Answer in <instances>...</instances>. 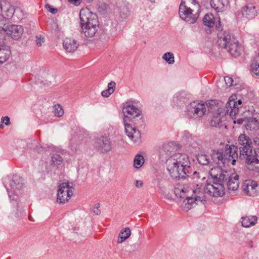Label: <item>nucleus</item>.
<instances>
[{
    "mask_svg": "<svg viewBox=\"0 0 259 259\" xmlns=\"http://www.w3.org/2000/svg\"><path fill=\"white\" fill-rule=\"evenodd\" d=\"M174 148L170 144H165L160 151L161 158L165 159L166 169L174 179H185L191 177L199 179L200 175L193 170L188 156L186 154L174 153Z\"/></svg>",
    "mask_w": 259,
    "mask_h": 259,
    "instance_id": "f257e3e1",
    "label": "nucleus"
},
{
    "mask_svg": "<svg viewBox=\"0 0 259 259\" xmlns=\"http://www.w3.org/2000/svg\"><path fill=\"white\" fill-rule=\"evenodd\" d=\"M206 106L208 110L212 114L210 124L211 126L220 128L224 125L227 128V125L223 123L225 119L224 115L227 114L225 110L220 107L215 100H211L208 104L205 105L198 101H194L187 105L186 114L189 118L198 119L203 116L206 111Z\"/></svg>",
    "mask_w": 259,
    "mask_h": 259,
    "instance_id": "f03ea898",
    "label": "nucleus"
},
{
    "mask_svg": "<svg viewBox=\"0 0 259 259\" xmlns=\"http://www.w3.org/2000/svg\"><path fill=\"white\" fill-rule=\"evenodd\" d=\"M199 179L201 182H197L192 195L196 203L206 201L209 197H222L225 194V188L221 183H209L204 177L201 176Z\"/></svg>",
    "mask_w": 259,
    "mask_h": 259,
    "instance_id": "7ed1b4c3",
    "label": "nucleus"
},
{
    "mask_svg": "<svg viewBox=\"0 0 259 259\" xmlns=\"http://www.w3.org/2000/svg\"><path fill=\"white\" fill-rule=\"evenodd\" d=\"M238 144L239 157L245 160L248 169L259 171V155L255 150H253L250 138L245 134H241L238 137Z\"/></svg>",
    "mask_w": 259,
    "mask_h": 259,
    "instance_id": "20e7f679",
    "label": "nucleus"
},
{
    "mask_svg": "<svg viewBox=\"0 0 259 259\" xmlns=\"http://www.w3.org/2000/svg\"><path fill=\"white\" fill-rule=\"evenodd\" d=\"M79 17L81 33L87 37H92L98 30L99 23L97 16L88 8L81 9Z\"/></svg>",
    "mask_w": 259,
    "mask_h": 259,
    "instance_id": "39448f33",
    "label": "nucleus"
},
{
    "mask_svg": "<svg viewBox=\"0 0 259 259\" xmlns=\"http://www.w3.org/2000/svg\"><path fill=\"white\" fill-rule=\"evenodd\" d=\"M123 113L125 116L123 119V123L125 128V131L126 135L134 143H139L141 139L140 132L135 127H133L131 124L127 122V118H135L141 115V110L135 106L126 104L122 109Z\"/></svg>",
    "mask_w": 259,
    "mask_h": 259,
    "instance_id": "423d86ee",
    "label": "nucleus"
},
{
    "mask_svg": "<svg viewBox=\"0 0 259 259\" xmlns=\"http://www.w3.org/2000/svg\"><path fill=\"white\" fill-rule=\"evenodd\" d=\"M217 44L221 48L225 49L232 56L237 57L242 52V46L238 40L230 33L221 31L218 33Z\"/></svg>",
    "mask_w": 259,
    "mask_h": 259,
    "instance_id": "0eeeda50",
    "label": "nucleus"
},
{
    "mask_svg": "<svg viewBox=\"0 0 259 259\" xmlns=\"http://www.w3.org/2000/svg\"><path fill=\"white\" fill-rule=\"evenodd\" d=\"M200 8L195 0H182L179 11L180 17L188 23L194 24L199 17Z\"/></svg>",
    "mask_w": 259,
    "mask_h": 259,
    "instance_id": "6e6552de",
    "label": "nucleus"
},
{
    "mask_svg": "<svg viewBox=\"0 0 259 259\" xmlns=\"http://www.w3.org/2000/svg\"><path fill=\"white\" fill-rule=\"evenodd\" d=\"M5 186L11 201L17 202L18 195L21 194L20 190L23 186L22 178L17 175L13 176L11 179L5 181Z\"/></svg>",
    "mask_w": 259,
    "mask_h": 259,
    "instance_id": "1a4fd4ad",
    "label": "nucleus"
},
{
    "mask_svg": "<svg viewBox=\"0 0 259 259\" xmlns=\"http://www.w3.org/2000/svg\"><path fill=\"white\" fill-rule=\"evenodd\" d=\"M73 188L68 182L61 183L58 186L57 201L64 204L68 202L73 195Z\"/></svg>",
    "mask_w": 259,
    "mask_h": 259,
    "instance_id": "9d476101",
    "label": "nucleus"
},
{
    "mask_svg": "<svg viewBox=\"0 0 259 259\" xmlns=\"http://www.w3.org/2000/svg\"><path fill=\"white\" fill-rule=\"evenodd\" d=\"M95 148L102 153H107L112 149L111 139L109 136L101 135L95 138L94 144Z\"/></svg>",
    "mask_w": 259,
    "mask_h": 259,
    "instance_id": "9b49d317",
    "label": "nucleus"
},
{
    "mask_svg": "<svg viewBox=\"0 0 259 259\" xmlns=\"http://www.w3.org/2000/svg\"><path fill=\"white\" fill-rule=\"evenodd\" d=\"M242 190L246 195L254 197L259 194V187L257 182L252 180H246L242 184Z\"/></svg>",
    "mask_w": 259,
    "mask_h": 259,
    "instance_id": "f8f14e48",
    "label": "nucleus"
},
{
    "mask_svg": "<svg viewBox=\"0 0 259 259\" xmlns=\"http://www.w3.org/2000/svg\"><path fill=\"white\" fill-rule=\"evenodd\" d=\"M224 154L227 163L231 162L234 165L238 157V147L234 145H227L225 146Z\"/></svg>",
    "mask_w": 259,
    "mask_h": 259,
    "instance_id": "ddd939ff",
    "label": "nucleus"
},
{
    "mask_svg": "<svg viewBox=\"0 0 259 259\" xmlns=\"http://www.w3.org/2000/svg\"><path fill=\"white\" fill-rule=\"evenodd\" d=\"M2 30H4L7 34L15 39L19 38L23 32L22 26L18 25H9L6 27H4V29H2Z\"/></svg>",
    "mask_w": 259,
    "mask_h": 259,
    "instance_id": "4468645a",
    "label": "nucleus"
},
{
    "mask_svg": "<svg viewBox=\"0 0 259 259\" xmlns=\"http://www.w3.org/2000/svg\"><path fill=\"white\" fill-rule=\"evenodd\" d=\"M241 103L242 101L241 100H238L237 102L233 100H230L227 103L225 107L227 115L234 118L238 112V105H241Z\"/></svg>",
    "mask_w": 259,
    "mask_h": 259,
    "instance_id": "2eb2a0df",
    "label": "nucleus"
},
{
    "mask_svg": "<svg viewBox=\"0 0 259 259\" xmlns=\"http://www.w3.org/2000/svg\"><path fill=\"white\" fill-rule=\"evenodd\" d=\"M258 9L252 4H249L242 8V15L247 19H252L258 15Z\"/></svg>",
    "mask_w": 259,
    "mask_h": 259,
    "instance_id": "dca6fc26",
    "label": "nucleus"
},
{
    "mask_svg": "<svg viewBox=\"0 0 259 259\" xmlns=\"http://www.w3.org/2000/svg\"><path fill=\"white\" fill-rule=\"evenodd\" d=\"M228 180L227 183V186L228 191L233 192L238 190L239 186V176L236 173L229 175Z\"/></svg>",
    "mask_w": 259,
    "mask_h": 259,
    "instance_id": "f3484780",
    "label": "nucleus"
},
{
    "mask_svg": "<svg viewBox=\"0 0 259 259\" xmlns=\"http://www.w3.org/2000/svg\"><path fill=\"white\" fill-rule=\"evenodd\" d=\"M211 155L212 160L219 164L227 163L226 157L223 150H214Z\"/></svg>",
    "mask_w": 259,
    "mask_h": 259,
    "instance_id": "a211bd4d",
    "label": "nucleus"
},
{
    "mask_svg": "<svg viewBox=\"0 0 259 259\" xmlns=\"http://www.w3.org/2000/svg\"><path fill=\"white\" fill-rule=\"evenodd\" d=\"M246 128L250 131L259 130V113H254L252 116L248 119Z\"/></svg>",
    "mask_w": 259,
    "mask_h": 259,
    "instance_id": "6ab92c4d",
    "label": "nucleus"
},
{
    "mask_svg": "<svg viewBox=\"0 0 259 259\" xmlns=\"http://www.w3.org/2000/svg\"><path fill=\"white\" fill-rule=\"evenodd\" d=\"M78 46L76 40L74 38L67 37L64 40L63 47L65 50L69 53L73 52L76 50Z\"/></svg>",
    "mask_w": 259,
    "mask_h": 259,
    "instance_id": "aec40b11",
    "label": "nucleus"
},
{
    "mask_svg": "<svg viewBox=\"0 0 259 259\" xmlns=\"http://www.w3.org/2000/svg\"><path fill=\"white\" fill-rule=\"evenodd\" d=\"M258 218L254 215L242 217L241 219L242 226L245 228H249L254 226L257 222Z\"/></svg>",
    "mask_w": 259,
    "mask_h": 259,
    "instance_id": "412c9836",
    "label": "nucleus"
},
{
    "mask_svg": "<svg viewBox=\"0 0 259 259\" xmlns=\"http://www.w3.org/2000/svg\"><path fill=\"white\" fill-rule=\"evenodd\" d=\"M11 55L9 47L3 44H0V63L5 62Z\"/></svg>",
    "mask_w": 259,
    "mask_h": 259,
    "instance_id": "4be33fe9",
    "label": "nucleus"
},
{
    "mask_svg": "<svg viewBox=\"0 0 259 259\" xmlns=\"http://www.w3.org/2000/svg\"><path fill=\"white\" fill-rule=\"evenodd\" d=\"M210 6L217 12L223 11L226 6L228 5L227 0H211Z\"/></svg>",
    "mask_w": 259,
    "mask_h": 259,
    "instance_id": "5701e85b",
    "label": "nucleus"
},
{
    "mask_svg": "<svg viewBox=\"0 0 259 259\" xmlns=\"http://www.w3.org/2000/svg\"><path fill=\"white\" fill-rule=\"evenodd\" d=\"M131 231L129 228H125L120 232L117 242L118 243H122L125 241L131 236Z\"/></svg>",
    "mask_w": 259,
    "mask_h": 259,
    "instance_id": "b1692460",
    "label": "nucleus"
},
{
    "mask_svg": "<svg viewBox=\"0 0 259 259\" xmlns=\"http://www.w3.org/2000/svg\"><path fill=\"white\" fill-rule=\"evenodd\" d=\"M196 204L197 203H196L194 198L192 196H187L186 199L183 202L182 207L184 210L187 211L194 207Z\"/></svg>",
    "mask_w": 259,
    "mask_h": 259,
    "instance_id": "393cba45",
    "label": "nucleus"
},
{
    "mask_svg": "<svg viewBox=\"0 0 259 259\" xmlns=\"http://www.w3.org/2000/svg\"><path fill=\"white\" fill-rule=\"evenodd\" d=\"M17 15L19 16V18H22L23 15L22 11L20 9H15L13 6L9 5L6 11L7 17L9 18Z\"/></svg>",
    "mask_w": 259,
    "mask_h": 259,
    "instance_id": "a878e982",
    "label": "nucleus"
},
{
    "mask_svg": "<svg viewBox=\"0 0 259 259\" xmlns=\"http://www.w3.org/2000/svg\"><path fill=\"white\" fill-rule=\"evenodd\" d=\"M205 25L209 27H212L214 25V19L211 14H206L203 19Z\"/></svg>",
    "mask_w": 259,
    "mask_h": 259,
    "instance_id": "bb28decb",
    "label": "nucleus"
},
{
    "mask_svg": "<svg viewBox=\"0 0 259 259\" xmlns=\"http://www.w3.org/2000/svg\"><path fill=\"white\" fill-rule=\"evenodd\" d=\"M221 174H220L218 175V176L217 177V178H214V180H215L216 182H214V183H221V184H222L223 185V186L224 187V184L223 183V181L225 180H227L228 176H229V174L228 173L227 171L223 170V169H222V172H221Z\"/></svg>",
    "mask_w": 259,
    "mask_h": 259,
    "instance_id": "cd10ccee",
    "label": "nucleus"
},
{
    "mask_svg": "<svg viewBox=\"0 0 259 259\" xmlns=\"http://www.w3.org/2000/svg\"><path fill=\"white\" fill-rule=\"evenodd\" d=\"M144 161L145 159L143 156L138 154L135 156L134 160V166L136 168H139L143 165Z\"/></svg>",
    "mask_w": 259,
    "mask_h": 259,
    "instance_id": "c85d7f7f",
    "label": "nucleus"
},
{
    "mask_svg": "<svg viewBox=\"0 0 259 259\" xmlns=\"http://www.w3.org/2000/svg\"><path fill=\"white\" fill-rule=\"evenodd\" d=\"M119 16L123 19H126L130 15V11L127 6L122 5L119 8Z\"/></svg>",
    "mask_w": 259,
    "mask_h": 259,
    "instance_id": "c756f323",
    "label": "nucleus"
},
{
    "mask_svg": "<svg viewBox=\"0 0 259 259\" xmlns=\"http://www.w3.org/2000/svg\"><path fill=\"white\" fill-rule=\"evenodd\" d=\"M187 193L186 189L183 186H178L175 188V193L177 197L184 198Z\"/></svg>",
    "mask_w": 259,
    "mask_h": 259,
    "instance_id": "7c9ffc66",
    "label": "nucleus"
},
{
    "mask_svg": "<svg viewBox=\"0 0 259 259\" xmlns=\"http://www.w3.org/2000/svg\"><path fill=\"white\" fill-rule=\"evenodd\" d=\"M162 58L169 64H172L175 63L174 55L171 52H167L164 54Z\"/></svg>",
    "mask_w": 259,
    "mask_h": 259,
    "instance_id": "2f4dec72",
    "label": "nucleus"
},
{
    "mask_svg": "<svg viewBox=\"0 0 259 259\" xmlns=\"http://www.w3.org/2000/svg\"><path fill=\"white\" fill-rule=\"evenodd\" d=\"M198 162L202 165H207L209 163V158L205 154H199L197 157Z\"/></svg>",
    "mask_w": 259,
    "mask_h": 259,
    "instance_id": "473e14b6",
    "label": "nucleus"
},
{
    "mask_svg": "<svg viewBox=\"0 0 259 259\" xmlns=\"http://www.w3.org/2000/svg\"><path fill=\"white\" fill-rule=\"evenodd\" d=\"M63 161L62 157L59 154H55L52 156V164L58 165H60Z\"/></svg>",
    "mask_w": 259,
    "mask_h": 259,
    "instance_id": "72a5a7b5",
    "label": "nucleus"
},
{
    "mask_svg": "<svg viewBox=\"0 0 259 259\" xmlns=\"http://www.w3.org/2000/svg\"><path fill=\"white\" fill-rule=\"evenodd\" d=\"M54 115L56 117H61L64 114V110L60 105H55L54 106Z\"/></svg>",
    "mask_w": 259,
    "mask_h": 259,
    "instance_id": "f704fd0d",
    "label": "nucleus"
},
{
    "mask_svg": "<svg viewBox=\"0 0 259 259\" xmlns=\"http://www.w3.org/2000/svg\"><path fill=\"white\" fill-rule=\"evenodd\" d=\"M222 168L219 167H214L212 168L209 171V174L211 177L214 179V178H217L218 175L222 172Z\"/></svg>",
    "mask_w": 259,
    "mask_h": 259,
    "instance_id": "c9c22d12",
    "label": "nucleus"
},
{
    "mask_svg": "<svg viewBox=\"0 0 259 259\" xmlns=\"http://www.w3.org/2000/svg\"><path fill=\"white\" fill-rule=\"evenodd\" d=\"M251 70L253 73L259 75V60L257 58L251 65Z\"/></svg>",
    "mask_w": 259,
    "mask_h": 259,
    "instance_id": "e433bc0d",
    "label": "nucleus"
},
{
    "mask_svg": "<svg viewBox=\"0 0 259 259\" xmlns=\"http://www.w3.org/2000/svg\"><path fill=\"white\" fill-rule=\"evenodd\" d=\"M224 80L226 84L228 87H231L236 84V83L235 82L234 80L232 77L226 76L224 77Z\"/></svg>",
    "mask_w": 259,
    "mask_h": 259,
    "instance_id": "4c0bfd02",
    "label": "nucleus"
},
{
    "mask_svg": "<svg viewBox=\"0 0 259 259\" xmlns=\"http://www.w3.org/2000/svg\"><path fill=\"white\" fill-rule=\"evenodd\" d=\"M45 8L48 11L50 12L53 14H56L58 12V9L54 8L49 4L45 5Z\"/></svg>",
    "mask_w": 259,
    "mask_h": 259,
    "instance_id": "58836bf2",
    "label": "nucleus"
},
{
    "mask_svg": "<svg viewBox=\"0 0 259 259\" xmlns=\"http://www.w3.org/2000/svg\"><path fill=\"white\" fill-rule=\"evenodd\" d=\"M115 85L116 83L114 81L110 82L108 84V89L110 91V92L113 93L115 88Z\"/></svg>",
    "mask_w": 259,
    "mask_h": 259,
    "instance_id": "ea45409f",
    "label": "nucleus"
},
{
    "mask_svg": "<svg viewBox=\"0 0 259 259\" xmlns=\"http://www.w3.org/2000/svg\"><path fill=\"white\" fill-rule=\"evenodd\" d=\"M99 204H97L93 208V211L96 215H99L101 213V211L99 209Z\"/></svg>",
    "mask_w": 259,
    "mask_h": 259,
    "instance_id": "a19ab883",
    "label": "nucleus"
},
{
    "mask_svg": "<svg viewBox=\"0 0 259 259\" xmlns=\"http://www.w3.org/2000/svg\"><path fill=\"white\" fill-rule=\"evenodd\" d=\"M113 93L110 92L108 89L102 92V96L104 97H108Z\"/></svg>",
    "mask_w": 259,
    "mask_h": 259,
    "instance_id": "79ce46f5",
    "label": "nucleus"
},
{
    "mask_svg": "<svg viewBox=\"0 0 259 259\" xmlns=\"http://www.w3.org/2000/svg\"><path fill=\"white\" fill-rule=\"evenodd\" d=\"M36 38H37L36 45L38 46H39V47L41 46V42H44V37H42L41 36H39V37L38 36H37Z\"/></svg>",
    "mask_w": 259,
    "mask_h": 259,
    "instance_id": "37998d69",
    "label": "nucleus"
},
{
    "mask_svg": "<svg viewBox=\"0 0 259 259\" xmlns=\"http://www.w3.org/2000/svg\"><path fill=\"white\" fill-rule=\"evenodd\" d=\"M3 123L5 122V124L8 125L10 124V118L8 116H5L3 117L2 119Z\"/></svg>",
    "mask_w": 259,
    "mask_h": 259,
    "instance_id": "c03bdc74",
    "label": "nucleus"
},
{
    "mask_svg": "<svg viewBox=\"0 0 259 259\" xmlns=\"http://www.w3.org/2000/svg\"><path fill=\"white\" fill-rule=\"evenodd\" d=\"M69 2L75 6H78L80 5L81 0H69Z\"/></svg>",
    "mask_w": 259,
    "mask_h": 259,
    "instance_id": "a18cd8bd",
    "label": "nucleus"
},
{
    "mask_svg": "<svg viewBox=\"0 0 259 259\" xmlns=\"http://www.w3.org/2000/svg\"><path fill=\"white\" fill-rule=\"evenodd\" d=\"M135 185L138 188L142 187L143 185V183L141 181L137 180L135 183Z\"/></svg>",
    "mask_w": 259,
    "mask_h": 259,
    "instance_id": "49530a36",
    "label": "nucleus"
},
{
    "mask_svg": "<svg viewBox=\"0 0 259 259\" xmlns=\"http://www.w3.org/2000/svg\"><path fill=\"white\" fill-rule=\"evenodd\" d=\"M253 242L252 241H249V242L248 243V246L249 247L252 248L253 247Z\"/></svg>",
    "mask_w": 259,
    "mask_h": 259,
    "instance_id": "de8ad7c7",
    "label": "nucleus"
},
{
    "mask_svg": "<svg viewBox=\"0 0 259 259\" xmlns=\"http://www.w3.org/2000/svg\"><path fill=\"white\" fill-rule=\"evenodd\" d=\"M188 136H189V134H188V133H186V134H185V136H186V137H188Z\"/></svg>",
    "mask_w": 259,
    "mask_h": 259,
    "instance_id": "09e8293b",
    "label": "nucleus"
},
{
    "mask_svg": "<svg viewBox=\"0 0 259 259\" xmlns=\"http://www.w3.org/2000/svg\"><path fill=\"white\" fill-rule=\"evenodd\" d=\"M4 126L2 124H0V128H3Z\"/></svg>",
    "mask_w": 259,
    "mask_h": 259,
    "instance_id": "8fccbe9b",
    "label": "nucleus"
},
{
    "mask_svg": "<svg viewBox=\"0 0 259 259\" xmlns=\"http://www.w3.org/2000/svg\"><path fill=\"white\" fill-rule=\"evenodd\" d=\"M93 0H87V1L88 2V3H91L93 1Z\"/></svg>",
    "mask_w": 259,
    "mask_h": 259,
    "instance_id": "3c124183",
    "label": "nucleus"
},
{
    "mask_svg": "<svg viewBox=\"0 0 259 259\" xmlns=\"http://www.w3.org/2000/svg\"><path fill=\"white\" fill-rule=\"evenodd\" d=\"M152 3H154L155 0H149Z\"/></svg>",
    "mask_w": 259,
    "mask_h": 259,
    "instance_id": "603ef678",
    "label": "nucleus"
},
{
    "mask_svg": "<svg viewBox=\"0 0 259 259\" xmlns=\"http://www.w3.org/2000/svg\"><path fill=\"white\" fill-rule=\"evenodd\" d=\"M103 37H105V35L104 34L101 36V38H102Z\"/></svg>",
    "mask_w": 259,
    "mask_h": 259,
    "instance_id": "864d4df0",
    "label": "nucleus"
},
{
    "mask_svg": "<svg viewBox=\"0 0 259 259\" xmlns=\"http://www.w3.org/2000/svg\"><path fill=\"white\" fill-rule=\"evenodd\" d=\"M31 217H29V220H31Z\"/></svg>",
    "mask_w": 259,
    "mask_h": 259,
    "instance_id": "5fc2aeb1",
    "label": "nucleus"
},
{
    "mask_svg": "<svg viewBox=\"0 0 259 259\" xmlns=\"http://www.w3.org/2000/svg\"><path fill=\"white\" fill-rule=\"evenodd\" d=\"M31 217H29V220H31Z\"/></svg>",
    "mask_w": 259,
    "mask_h": 259,
    "instance_id": "6e6d98bb",
    "label": "nucleus"
},
{
    "mask_svg": "<svg viewBox=\"0 0 259 259\" xmlns=\"http://www.w3.org/2000/svg\"><path fill=\"white\" fill-rule=\"evenodd\" d=\"M16 206L18 207V203H16Z\"/></svg>",
    "mask_w": 259,
    "mask_h": 259,
    "instance_id": "4d7b16f0",
    "label": "nucleus"
}]
</instances>
